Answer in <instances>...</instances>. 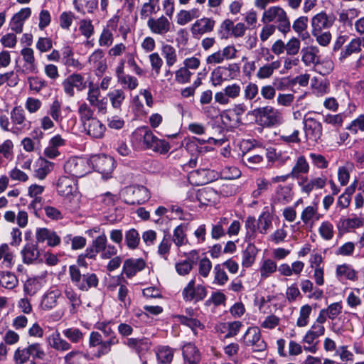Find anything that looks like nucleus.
Returning <instances> with one entry per match:
<instances>
[{
    "label": "nucleus",
    "mask_w": 364,
    "mask_h": 364,
    "mask_svg": "<svg viewBox=\"0 0 364 364\" xmlns=\"http://www.w3.org/2000/svg\"><path fill=\"white\" fill-rule=\"evenodd\" d=\"M83 127L87 134L95 139L102 138L106 130L105 126L97 118L87 122Z\"/></svg>",
    "instance_id": "nucleus-29"
},
{
    "label": "nucleus",
    "mask_w": 364,
    "mask_h": 364,
    "mask_svg": "<svg viewBox=\"0 0 364 364\" xmlns=\"http://www.w3.org/2000/svg\"><path fill=\"white\" fill-rule=\"evenodd\" d=\"M272 225V218L269 213H263L258 219V230L261 234H267Z\"/></svg>",
    "instance_id": "nucleus-50"
},
{
    "label": "nucleus",
    "mask_w": 364,
    "mask_h": 364,
    "mask_svg": "<svg viewBox=\"0 0 364 364\" xmlns=\"http://www.w3.org/2000/svg\"><path fill=\"white\" fill-rule=\"evenodd\" d=\"M117 82L120 84V85H122L123 88L127 89L129 90H135L139 85L136 77L130 75H124V77H121V79L117 80Z\"/></svg>",
    "instance_id": "nucleus-63"
},
{
    "label": "nucleus",
    "mask_w": 364,
    "mask_h": 364,
    "mask_svg": "<svg viewBox=\"0 0 364 364\" xmlns=\"http://www.w3.org/2000/svg\"><path fill=\"white\" fill-rule=\"evenodd\" d=\"M311 311L312 307L309 304L304 305L300 308L299 316L296 320L298 327H305L308 325Z\"/></svg>",
    "instance_id": "nucleus-46"
},
{
    "label": "nucleus",
    "mask_w": 364,
    "mask_h": 364,
    "mask_svg": "<svg viewBox=\"0 0 364 364\" xmlns=\"http://www.w3.org/2000/svg\"><path fill=\"white\" fill-rule=\"evenodd\" d=\"M156 356L158 360L162 364H168L173 360V350L168 346H162L158 348Z\"/></svg>",
    "instance_id": "nucleus-49"
},
{
    "label": "nucleus",
    "mask_w": 364,
    "mask_h": 364,
    "mask_svg": "<svg viewBox=\"0 0 364 364\" xmlns=\"http://www.w3.org/2000/svg\"><path fill=\"white\" fill-rule=\"evenodd\" d=\"M280 63L278 60L273 61L271 63H267L260 67L256 74V77L259 80H264L270 78L274 72L279 69Z\"/></svg>",
    "instance_id": "nucleus-36"
},
{
    "label": "nucleus",
    "mask_w": 364,
    "mask_h": 364,
    "mask_svg": "<svg viewBox=\"0 0 364 364\" xmlns=\"http://www.w3.org/2000/svg\"><path fill=\"white\" fill-rule=\"evenodd\" d=\"M48 346L58 351H66L71 349V345L63 339L59 331H55L46 338Z\"/></svg>",
    "instance_id": "nucleus-28"
},
{
    "label": "nucleus",
    "mask_w": 364,
    "mask_h": 364,
    "mask_svg": "<svg viewBox=\"0 0 364 364\" xmlns=\"http://www.w3.org/2000/svg\"><path fill=\"white\" fill-rule=\"evenodd\" d=\"M146 267V262L143 259H127L124 262L122 273L127 278H132L136 274L137 272L143 270Z\"/></svg>",
    "instance_id": "nucleus-23"
},
{
    "label": "nucleus",
    "mask_w": 364,
    "mask_h": 364,
    "mask_svg": "<svg viewBox=\"0 0 364 364\" xmlns=\"http://www.w3.org/2000/svg\"><path fill=\"white\" fill-rule=\"evenodd\" d=\"M171 247V242L170 240V236L165 235L163 240L160 242L158 247V254L165 259H167L170 249Z\"/></svg>",
    "instance_id": "nucleus-61"
},
{
    "label": "nucleus",
    "mask_w": 364,
    "mask_h": 364,
    "mask_svg": "<svg viewBox=\"0 0 364 364\" xmlns=\"http://www.w3.org/2000/svg\"><path fill=\"white\" fill-rule=\"evenodd\" d=\"M159 1V0H149V2L143 4L140 11V16L141 19H146L151 14L157 12L156 7Z\"/></svg>",
    "instance_id": "nucleus-55"
},
{
    "label": "nucleus",
    "mask_w": 364,
    "mask_h": 364,
    "mask_svg": "<svg viewBox=\"0 0 364 364\" xmlns=\"http://www.w3.org/2000/svg\"><path fill=\"white\" fill-rule=\"evenodd\" d=\"M60 292L58 290H52L46 294L41 302V307L42 309L49 311L53 309L58 302V299L60 296Z\"/></svg>",
    "instance_id": "nucleus-34"
},
{
    "label": "nucleus",
    "mask_w": 364,
    "mask_h": 364,
    "mask_svg": "<svg viewBox=\"0 0 364 364\" xmlns=\"http://www.w3.org/2000/svg\"><path fill=\"white\" fill-rule=\"evenodd\" d=\"M30 90L38 93L43 88L46 87V80L38 76H29L27 78Z\"/></svg>",
    "instance_id": "nucleus-52"
},
{
    "label": "nucleus",
    "mask_w": 364,
    "mask_h": 364,
    "mask_svg": "<svg viewBox=\"0 0 364 364\" xmlns=\"http://www.w3.org/2000/svg\"><path fill=\"white\" fill-rule=\"evenodd\" d=\"M336 17L333 14H328L324 11L318 13L311 18V31H327L333 26Z\"/></svg>",
    "instance_id": "nucleus-17"
},
{
    "label": "nucleus",
    "mask_w": 364,
    "mask_h": 364,
    "mask_svg": "<svg viewBox=\"0 0 364 364\" xmlns=\"http://www.w3.org/2000/svg\"><path fill=\"white\" fill-rule=\"evenodd\" d=\"M215 24V20L211 18L203 17L198 19L191 26V33L194 37H198L205 33H210L213 30Z\"/></svg>",
    "instance_id": "nucleus-20"
},
{
    "label": "nucleus",
    "mask_w": 364,
    "mask_h": 364,
    "mask_svg": "<svg viewBox=\"0 0 364 364\" xmlns=\"http://www.w3.org/2000/svg\"><path fill=\"white\" fill-rule=\"evenodd\" d=\"M309 164L305 156L301 155L299 156L290 171V176L292 178L300 179L302 174H306L309 171Z\"/></svg>",
    "instance_id": "nucleus-30"
},
{
    "label": "nucleus",
    "mask_w": 364,
    "mask_h": 364,
    "mask_svg": "<svg viewBox=\"0 0 364 364\" xmlns=\"http://www.w3.org/2000/svg\"><path fill=\"white\" fill-rule=\"evenodd\" d=\"M36 238L38 242H47L48 246L55 247L60 243V237L50 229L43 228L36 230Z\"/></svg>",
    "instance_id": "nucleus-24"
},
{
    "label": "nucleus",
    "mask_w": 364,
    "mask_h": 364,
    "mask_svg": "<svg viewBox=\"0 0 364 364\" xmlns=\"http://www.w3.org/2000/svg\"><path fill=\"white\" fill-rule=\"evenodd\" d=\"M318 232L321 237L325 240H330L333 237L334 230L333 225L329 221H323L321 223Z\"/></svg>",
    "instance_id": "nucleus-57"
},
{
    "label": "nucleus",
    "mask_w": 364,
    "mask_h": 364,
    "mask_svg": "<svg viewBox=\"0 0 364 364\" xmlns=\"http://www.w3.org/2000/svg\"><path fill=\"white\" fill-rule=\"evenodd\" d=\"M65 171L75 177H82L90 172L88 159L80 157H72L64 165Z\"/></svg>",
    "instance_id": "nucleus-9"
},
{
    "label": "nucleus",
    "mask_w": 364,
    "mask_h": 364,
    "mask_svg": "<svg viewBox=\"0 0 364 364\" xmlns=\"http://www.w3.org/2000/svg\"><path fill=\"white\" fill-rule=\"evenodd\" d=\"M182 296L186 301L197 303L206 297L207 290L201 284L196 285L195 279H192L183 289Z\"/></svg>",
    "instance_id": "nucleus-11"
},
{
    "label": "nucleus",
    "mask_w": 364,
    "mask_h": 364,
    "mask_svg": "<svg viewBox=\"0 0 364 364\" xmlns=\"http://www.w3.org/2000/svg\"><path fill=\"white\" fill-rule=\"evenodd\" d=\"M304 129L308 141L316 142L322 136V124L314 118L309 117L304 120Z\"/></svg>",
    "instance_id": "nucleus-19"
},
{
    "label": "nucleus",
    "mask_w": 364,
    "mask_h": 364,
    "mask_svg": "<svg viewBox=\"0 0 364 364\" xmlns=\"http://www.w3.org/2000/svg\"><path fill=\"white\" fill-rule=\"evenodd\" d=\"M125 243L127 247L130 250H134L137 248L140 242V236L138 231L132 228L125 232Z\"/></svg>",
    "instance_id": "nucleus-42"
},
{
    "label": "nucleus",
    "mask_w": 364,
    "mask_h": 364,
    "mask_svg": "<svg viewBox=\"0 0 364 364\" xmlns=\"http://www.w3.org/2000/svg\"><path fill=\"white\" fill-rule=\"evenodd\" d=\"M174 75L175 81L178 84L184 85L191 81L193 73L186 68L181 66L174 72Z\"/></svg>",
    "instance_id": "nucleus-54"
},
{
    "label": "nucleus",
    "mask_w": 364,
    "mask_h": 364,
    "mask_svg": "<svg viewBox=\"0 0 364 364\" xmlns=\"http://www.w3.org/2000/svg\"><path fill=\"white\" fill-rule=\"evenodd\" d=\"M86 81L79 73H73L68 76L62 82L65 93L69 97L75 95V89L82 91L86 88Z\"/></svg>",
    "instance_id": "nucleus-13"
},
{
    "label": "nucleus",
    "mask_w": 364,
    "mask_h": 364,
    "mask_svg": "<svg viewBox=\"0 0 364 364\" xmlns=\"http://www.w3.org/2000/svg\"><path fill=\"white\" fill-rule=\"evenodd\" d=\"M261 21L263 23L274 22L279 31L286 35L291 30V23L286 11L279 6H270L264 10Z\"/></svg>",
    "instance_id": "nucleus-1"
},
{
    "label": "nucleus",
    "mask_w": 364,
    "mask_h": 364,
    "mask_svg": "<svg viewBox=\"0 0 364 364\" xmlns=\"http://www.w3.org/2000/svg\"><path fill=\"white\" fill-rule=\"evenodd\" d=\"M233 21L230 19L224 20L220 25L218 34L222 39H227L231 36Z\"/></svg>",
    "instance_id": "nucleus-64"
},
{
    "label": "nucleus",
    "mask_w": 364,
    "mask_h": 364,
    "mask_svg": "<svg viewBox=\"0 0 364 364\" xmlns=\"http://www.w3.org/2000/svg\"><path fill=\"white\" fill-rule=\"evenodd\" d=\"M219 140L215 139L213 137H210L208 140L199 139L196 137H193L190 139L186 144V149L188 151H198L200 152L201 147L198 146V144H203L206 142L213 143V144H217Z\"/></svg>",
    "instance_id": "nucleus-45"
},
{
    "label": "nucleus",
    "mask_w": 364,
    "mask_h": 364,
    "mask_svg": "<svg viewBox=\"0 0 364 364\" xmlns=\"http://www.w3.org/2000/svg\"><path fill=\"white\" fill-rule=\"evenodd\" d=\"M325 331L319 326H311L303 337L302 342L307 344L304 349L306 352L316 353L318 350V338L324 334Z\"/></svg>",
    "instance_id": "nucleus-12"
},
{
    "label": "nucleus",
    "mask_w": 364,
    "mask_h": 364,
    "mask_svg": "<svg viewBox=\"0 0 364 364\" xmlns=\"http://www.w3.org/2000/svg\"><path fill=\"white\" fill-rule=\"evenodd\" d=\"M187 225L181 224L178 225L173 232L172 240L175 245L179 248L188 243L186 235Z\"/></svg>",
    "instance_id": "nucleus-33"
},
{
    "label": "nucleus",
    "mask_w": 364,
    "mask_h": 364,
    "mask_svg": "<svg viewBox=\"0 0 364 364\" xmlns=\"http://www.w3.org/2000/svg\"><path fill=\"white\" fill-rule=\"evenodd\" d=\"M219 173L208 168H202L193 171L190 175L192 183L197 186H202L217 180Z\"/></svg>",
    "instance_id": "nucleus-16"
},
{
    "label": "nucleus",
    "mask_w": 364,
    "mask_h": 364,
    "mask_svg": "<svg viewBox=\"0 0 364 364\" xmlns=\"http://www.w3.org/2000/svg\"><path fill=\"white\" fill-rule=\"evenodd\" d=\"M149 198V190L143 186L127 187L123 192V200L129 205L142 204Z\"/></svg>",
    "instance_id": "nucleus-4"
},
{
    "label": "nucleus",
    "mask_w": 364,
    "mask_h": 364,
    "mask_svg": "<svg viewBox=\"0 0 364 364\" xmlns=\"http://www.w3.org/2000/svg\"><path fill=\"white\" fill-rule=\"evenodd\" d=\"M112 107L116 109H120L125 100V92L122 89H115L109 92L107 95Z\"/></svg>",
    "instance_id": "nucleus-40"
},
{
    "label": "nucleus",
    "mask_w": 364,
    "mask_h": 364,
    "mask_svg": "<svg viewBox=\"0 0 364 364\" xmlns=\"http://www.w3.org/2000/svg\"><path fill=\"white\" fill-rule=\"evenodd\" d=\"M327 183V177L321 175L318 177L302 176L298 184L303 193L309 195L314 190H318L323 188Z\"/></svg>",
    "instance_id": "nucleus-15"
},
{
    "label": "nucleus",
    "mask_w": 364,
    "mask_h": 364,
    "mask_svg": "<svg viewBox=\"0 0 364 364\" xmlns=\"http://www.w3.org/2000/svg\"><path fill=\"white\" fill-rule=\"evenodd\" d=\"M119 17L118 16H113L107 23L99 37L98 44L101 47H109L114 42V35L112 31H115Z\"/></svg>",
    "instance_id": "nucleus-18"
},
{
    "label": "nucleus",
    "mask_w": 364,
    "mask_h": 364,
    "mask_svg": "<svg viewBox=\"0 0 364 364\" xmlns=\"http://www.w3.org/2000/svg\"><path fill=\"white\" fill-rule=\"evenodd\" d=\"M183 355L185 361L188 364H198L200 360V355L197 348L192 343H187L183 347Z\"/></svg>",
    "instance_id": "nucleus-31"
},
{
    "label": "nucleus",
    "mask_w": 364,
    "mask_h": 364,
    "mask_svg": "<svg viewBox=\"0 0 364 364\" xmlns=\"http://www.w3.org/2000/svg\"><path fill=\"white\" fill-rule=\"evenodd\" d=\"M336 275L340 278L349 280H355L356 277L355 271L350 265L346 264L337 266Z\"/></svg>",
    "instance_id": "nucleus-48"
},
{
    "label": "nucleus",
    "mask_w": 364,
    "mask_h": 364,
    "mask_svg": "<svg viewBox=\"0 0 364 364\" xmlns=\"http://www.w3.org/2000/svg\"><path fill=\"white\" fill-rule=\"evenodd\" d=\"M64 336L74 343H79L83 337L82 331L77 328H69L63 331Z\"/></svg>",
    "instance_id": "nucleus-62"
},
{
    "label": "nucleus",
    "mask_w": 364,
    "mask_h": 364,
    "mask_svg": "<svg viewBox=\"0 0 364 364\" xmlns=\"http://www.w3.org/2000/svg\"><path fill=\"white\" fill-rule=\"evenodd\" d=\"M18 282L16 277L11 272H4L0 277V284L6 289H14L17 286Z\"/></svg>",
    "instance_id": "nucleus-53"
},
{
    "label": "nucleus",
    "mask_w": 364,
    "mask_h": 364,
    "mask_svg": "<svg viewBox=\"0 0 364 364\" xmlns=\"http://www.w3.org/2000/svg\"><path fill=\"white\" fill-rule=\"evenodd\" d=\"M277 266L275 262L270 259H265L261 267L260 274L262 278H267L277 270Z\"/></svg>",
    "instance_id": "nucleus-59"
},
{
    "label": "nucleus",
    "mask_w": 364,
    "mask_h": 364,
    "mask_svg": "<svg viewBox=\"0 0 364 364\" xmlns=\"http://www.w3.org/2000/svg\"><path fill=\"white\" fill-rule=\"evenodd\" d=\"M242 326V322L237 321L220 323L215 326V329L218 333L224 334L225 338H229L236 336Z\"/></svg>",
    "instance_id": "nucleus-25"
},
{
    "label": "nucleus",
    "mask_w": 364,
    "mask_h": 364,
    "mask_svg": "<svg viewBox=\"0 0 364 364\" xmlns=\"http://www.w3.org/2000/svg\"><path fill=\"white\" fill-rule=\"evenodd\" d=\"M56 187L58 194L62 196L69 197L77 193L75 182L68 176H60L57 181Z\"/></svg>",
    "instance_id": "nucleus-22"
},
{
    "label": "nucleus",
    "mask_w": 364,
    "mask_h": 364,
    "mask_svg": "<svg viewBox=\"0 0 364 364\" xmlns=\"http://www.w3.org/2000/svg\"><path fill=\"white\" fill-rule=\"evenodd\" d=\"M243 343L251 347L254 352H262L267 348V344L262 338L260 329L257 326L248 328L243 336Z\"/></svg>",
    "instance_id": "nucleus-6"
},
{
    "label": "nucleus",
    "mask_w": 364,
    "mask_h": 364,
    "mask_svg": "<svg viewBox=\"0 0 364 364\" xmlns=\"http://www.w3.org/2000/svg\"><path fill=\"white\" fill-rule=\"evenodd\" d=\"M53 162L40 157L34 164V176L39 180H43L53 169Z\"/></svg>",
    "instance_id": "nucleus-27"
},
{
    "label": "nucleus",
    "mask_w": 364,
    "mask_h": 364,
    "mask_svg": "<svg viewBox=\"0 0 364 364\" xmlns=\"http://www.w3.org/2000/svg\"><path fill=\"white\" fill-rule=\"evenodd\" d=\"M264 127H273L282 124L284 117L282 112L272 105H265L255 109L252 112Z\"/></svg>",
    "instance_id": "nucleus-2"
},
{
    "label": "nucleus",
    "mask_w": 364,
    "mask_h": 364,
    "mask_svg": "<svg viewBox=\"0 0 364 364\" xmlns=\"http://www.w3.org/2000/svg\"><path fill=\"white\" fill-rule=\"evenodd\" d=\"M364 220L360 218L355 217L353 218H341L337 226L338 229L349 231L350 229L363 227Z\"/></svg>",
    "instance_id": "nucleus-37"
},
{
    "label": "nucleus",
    "mask_w": 364,
    "mask_h": 364,
    "mask_svg": "<svg viewBox=\"0 0 364 364\" xmlns=\"http://www.w3.org/2000/svg\"><path fill=\"white\" fill-rule=\"evenodd\" d=\"M360 47L361 46L359 38H353L346 46L345 49L341 52L340 60H344L353 53H359L361 50Z\"/></svg>",
    "instance_id": "nucleus-41"
},
{
    "label": "nucleus",
    "mask_w": 364,
    "mask_h": 364,
    "mask_svg": "<svg viewBox=\"0 0 364 364\" xmlns=\"http://www.w3.org/2000/svg\"><path fill=\"white\" fill-rule=\"evenodd\" d=\"M68 273L71 282L80 291H87L90 289L96 288L98 286L99 279L95 273L82 274L76 265H70Z\"/></svg>",
    "instance_id": "nucleus-3"
},
{
    "label": "nucleus",
    "mask_w": 364,
    "mask_h": 364,
    "mask_svg": "<svg viewBox=\"0 0 364 364\" xmlns=\"http://www.w3.org/2000/svg\"><path fill=\"white\" fill-rule=\"evenodd\" d=\"M311 34L316 38V42L321 46H326L331 42V34L328 31H311Z\"/></svg>",
    "instance_id": "nucleus-60"
},
{
    "label": "nucleus",
    "mask_w": 364,
    "mask_h": 364,
    "mask_svg": "<svg viewBox=\"0 0 364 364\" xmlns=\"http://www.w3.org/2000/svg\"><path fill=\"white\" fill-rule=\"evenodd\" d=\"M78 114L82 125H85L87 122L95 119L93 117L94 111L91 109L90 106L85 102L82 103L79 106Z\"/></svg>",
    "instance_id": "nucleus-44"
},
{
    "label": "nucleus",
    "mask_w": 364,
    "mask_h": 364,
    "mask_svg": "<svg viewBox=\"0 0 364 364\" xmlns=\"http://www.w3.org/2000/svg\"><path fill=\"white\" fill-rule=\"evenodd\" d=\"M240 73V67L236 64L219 66L212 72L214 85H221L224 81L235 79Z\"/></svg>",
    "instance_id": "nucleus-10"
},
{
    "label": "nucleus",
    "mask_w": 364,
    "mask_h": 364,
    "mask_svg": "<svg viewBox=\"0 0 364 364\" xmlns=\"http://www.w3.org/2000/svg\"><path fill=\"white\" fill-rule=\"evenodd\" d=\"M63 293L70 304V314H75L78 307L82 304L80 296L71 287L68 286H65Z\"/></svg>",
    "instance_id": "nucleus-32"
},
{
    "label": "nucleus",
    "mask_w": 364,
    "mask_h": 364,
    "mask_svg": "<svg viewBox=\"0 0 364 364\" xmlns=\"http://www.w3.org/2000/svg\"><path fill=\"white\" fill-rule=\"evenodd\" d=\"M12 129L11 132L15 135H20L26 130L30 129L31 122L26 119L24 110L21 107H15L10 113Z\"/></svg>",
    "instance_id": "nucleus-5"
},
{
    "label": "nucleus",
    "mask_w": 364,
    "mask_h": 364,
    "mask_svg": "<svg viewBox=\"0 0 364 364\" xmlns=\"http://www.w3.org/2000/svg\"><path fill=\"white\" fill-rule=\"evenodd\" d=\"M256 186L257 188L252 191V196L255 198H258L269 188L271 182L264 178H259L256 180Z\"/></svg>",
    "instance_id": "nucleus-56"
},
{
    "label": "nucleus",
    "mask_w": 364,
    "mask_h": 364,
    "mask_svg": "<svg viewBox=\"0 0 364 364\" xmlns=\"http://www.w3.org/2000/svg\"><path fill=\"white\" fill-rule=\"evenodd\" d=\"M147 27L151 33L165 36L171 31L173 24L171 18L161 15L158 18L150 17L147 21Z\"/></svg>",
    "instance_id": "nucleus-8"
},
{
    "label": "nucleus",
    "mask_w": 364,
    "mask_h": 364,
    "mask_svg": "<svg viewBox=\"0 0 364 364\" xmlns=\"http://www.w3.org/2000/svg\"><path fill=\"white\" fill-rule=\"evenodd\" d=\"M317 52V48L314 46L303 48L301 50V60L306 66L314 65L316 63Z\"/></svg>",
    "instance_id": "nucleus-43"
},
{
    "label": "nucleus",
    "mask_w": 364,
    "mask_h": 364,
    "mask_svg": "<svg viewBox=\"0 0 364 364\" xmlns=\"http://www.w3.org/2000/svg\"><path fill=\"white\" fill-rule=\"evenodd\" d=\"M21 255L24 264H32L38 262L40 252L36 245L27 243L21 250Z\"/></svg>",
    "instance_id": "nucleus-26"
},
{
    "label": "nucleus",
    "mask_w": 364,
    "mask_h": 364,
    "mask_svg": "<svg viewBox=\"0 0 364 364\" xmlns=\"http://www.w3.org/2000/svg\"><path fill=\"white\" fill-rule=\"evenodd\" d=\"M255 247L252 244H249L242 252V264L245 267H250L255 259Z\"/></svg>",
    "instance_id": "nucleus-47"
},
{
    "label": "nucleus",
    "mask_w": 364,
    "mask_h": 364,
    "mask_svg": "<svg viewBox=\"0 0 364 364\" xmlns=\"http://www.w3.org/2000/svg\"><path fill=\"white\" fill-rule=\"evenodd\" d=\"M196 197L200 204L207 205L216 199L217 193L212 188H205L198 190L196 193Z\"/></svg>",
    "instance_id": "nucleus-39"
},
{
    "label": "nucleus",
    "mask_w": 364,
    "mask_h": 364,
    "mask_svg": "<svg viewBox=\"0 0 364 364\" xmlns=\"http://www.w3.org/2000/svg\"><path fill=\"white\" fill-rule=\"evenodd\" d=\"M143 145L146 149L151 150L160 154L168 153L171 146L164 139H159L150 130H146L143 136Z\"/></svg>",
    "instance_id": "nucleus-7"
},
{
    "label": "nucleus",
    "mask_w": 364,
    "mask_h": 364,
    "mask_svg": "<svg viewBox=\"0 0 364 364\" xmlns=\"http://www.w3.org/2000/svg\"><path fill=\"white\" fill-rule=\"evenodd\" d=\"M28 350L30 356L33 359L44 360L46 353L44 351L42 346L38 343H33L28 346Z\"/></svg>",
    "instance_id": "nucleus-58"
},
{
    "label": "nucleus",
    "mask_w": 364,
    "mask_h": 364,
    "mask_svg": "<svg viewBox=\"0 0 364 364\" xmlns=\"http://www.w3.org/2000/svg\"><path fill=\"white\" fill-rule=\"evenodd\" d=\"M161 54L165 59L166 66L168 68L173 67L178 61L176 50L170 44L162 46Z\"/></svg>",
    "instance_id": "nucleus-35"
},
{
    "label": "nucleus",
    "mask_w": 364,
    "mask_h": 364,
    "mask_svg": "<svg viewBox=\"0 0 364 364\" xmlns=\"http://www.w3.org/2000/svg\"><path fill=\"white\" fill-rule=\"evenodd\" d=\"M14 255L10 251L7 244H2L0 246V260L3 259L2 264L4 267L9 268L13 264Z\"/></svg>",
    "instance_id": "nucleus-51"
},
{
    "label": "nucleus",
    "mask_w": 364,
    "mask_h": 364,
    "mask_svg": "<svg viewBox=\"0 0 364 364\" xmlns=\"http://www.w3.org/2000/svg\"><path fill=\"white\" fill-rule=\"evenodd\" d=\"M88 161L90 166L103 175L109 174L114 169L113 159L104 154L92 156Z\"/></svg>",
    "instance_id": "nucleus-14"
},
{
    "label": "nucleus",
    "mask_w": 364,
    "mask_h": 364,
    "mask_svg": "<svg viewBox=\"0 0 364 364\" xmlns=\"http://www.w3.org/2000/svg\"><path fill=\"white\" fill-rule=\"evenodd\" d=\"M319 218L320 215L318 213L316 205L306 207L301 213V219L306 225L312 223L314 220H318Z\"/></svg>",
    "instance_id": "nucleus-38"
},
{
    "label": "nucleus",
    "mask_w": 364,
    "mask_h": 364,
    "mask_svg": "<svg viewBox=\"0 0 364 364\" xmlns=\"http://www.w3.org/2000/svg\"><path fill=\"white\" fill-rule=\"evenodd\" d=\"M89 64L95 70L97 75H102L107 70V61L105 53L102 49H96L88 59Z\"/></svg>",
    "instance_id": "nucleus-21"
}]
</instances>
